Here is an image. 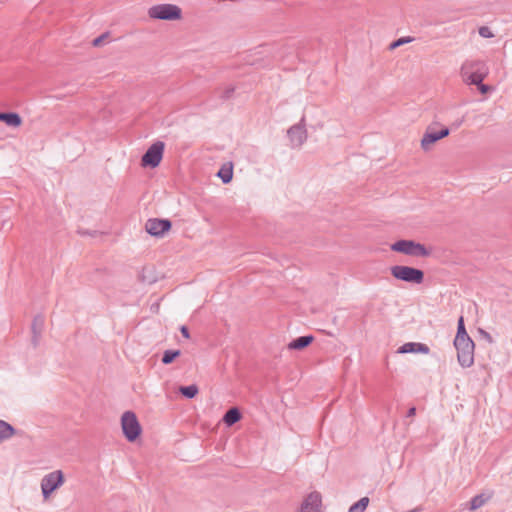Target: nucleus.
Listing matches in <instances>:
<instances>
[{
  "label": "nucleus",
  "instance_id": "nucleus-1",
  "mask_svg": "<svg viewBox=\"0 0 512 512\" xmlns=\"http://www.w3.org/2000/svg\"><path fill=\"white\" fill-rule=\"evenodd\" d=\"M391 250L411 257H428L431 255V250L423 244L406 239L394 242L391 245Z\"/></svg>",
  "mask_w": 512,
  "mask_h": 512
},
{
  "label": "nucleus",
  "instance_id": "nucleus-2",
  "mask_svg": "<svg viewBox=\"0 0 512 512\" xmlns=\"http://www.w3.org/2000/svg\"><path fill=\"white\" fill-rule=\"evenodd\" d=\"M390 272L395 279L403 282L421 284L424 281V272L418 268L395 265L390 268Z\"/></svg>",
  "mask_w": 512,
  "mask_h": 512
},
{
  "label": "nucleus",
  "instance_id": "nucleus-3",
  "mask_svg": "<svg viewBox=\"0 0 512 512\" xmlns=\"http://www.w3.org/2000/svg\"><path fill=\"white\" fill-rule=\"evenodd\" d=\"M454 346L457 350L459 364L468 368L474 363V342L470 337L463 339H454Z\"/></svg>",
  "mask_w": 512,
  "mask_h": 512
},
{
  "label": "nucleus",
  "instance_id": "nucleus-4",
  "mask_svg": "<svg viewBox=\"0 0 512 512\" xmlns=\"http://www.w3.org/2000/svg\"><path fill=\"white\" fill-rule=\"evenodd\" d=\"M148 15L150 18L159 20H178L181 18V8L174 4H159L149 8Z\"/></svg>",
  "mask_w": 512,
  "mask_h": 512
},
{
  "label": "nucleus",
  "instance_id": "nucleus-5",
  "mask_svg": "<svg viewBox=\"0 0 512 512\" xmlns=\"http://www.w3.org/2000/svg\"><path fill=\"white\" fill-rule=\"evenodd\" d=\"M121 426L124 436L130 442L135 441L141 433L139 421L135 413L132 411H126L123 413L121 417Z\"/></svg>",
  "mask_w": 512,
  "mask_h": 512
},
{
  "label": "nucleus",
  "instance_id": "nucleus-6",
  "mask_svg": "<svg viewBox=\"0 0 512 512\" xmlns=\"http://www.w3.org/2000/svg\"><path fill=\"white\" fill-rule=\"evenodd\" d=\"M64 484V474L61 470H55L46 474L41 480V491L44 499Z\"/></svg>",
  "mask_w": 512,
  "mask_h": 512
},
{
  "label": "nucleus",
  "instance_id": "nucleus-7",
  "mask_svg": "<svg viewBox=\"0 0 512 512\" xmlns=\"http://www.w3.org/2000/svg\"><path fill=\"white\" fill-rule=\"evenodd\" d=\"M165 144L162 141L154 142L147 151L143 154L141 158V165L143 167L155 168L157 167L162 158L164 152Z\"/></svg>",
  "mask_w": 512,
  "mask_h": 512
},
{
  "label": "nucleus",
  "instance_id": "nucleus-8",
  "mask_svg": "<svg viewBox=\"0 0 512 512\" xmlns=\"http://www.w3.org/2000/svg\"><path fill=\"white\" fill-rule=\"evenodd\" d=\"M171 221L168 219L152 218L147 220L145 230L152 236L161 237L171 229Z\"/></svg>",
  "mask_w": 512,
  "mask_h": 512
},
{
  "label": "nucleus",
  "instance_id": "nucleus-9",
  "mask_svg": "<svg viewBox=\"0 0 512 512\" xmlns=\"http://www.w3.org/2000/svg\"><path fill=\"white\" fill-rule=\"evenodd\" d=\"M449 133L450 130L447 127H444L440 131L436 132L432 131L431 127L429 126L421 139V148L424 151H429L433 144H435L440 139L447 137Z\"/></svg>",
  "mask_w": 512,
  "mask_h": 512
},
{
  "label": "nucleus",
  "instance_id": "nucleus-10",
  "mask_svg": "<svg viewBox=\"0 0 512 512\" xmlns=\"http://www.w3.org/2000/svg\"><path fill=\"white\" fill-rule=\"evenodd\" d=\"M293 147H300L307 139V131L305 129L304 118L300 123L293 125L287 132Z\"/></svg>",
  "mask_w": 512,
  "mask_h": 512
},
{
  "label": "nucleus",
  "instance_id": "nucleus-11",
  "mask_svg": "<svg viewBox=\"0 0 512 512\" xmlns=\"http://www.w3.org/2000/svg\"><path fill=\"white\" fill-rule=\"evenodd\" d=\"M322 504V498L320 493L311 492L308 494L302 502L301 512H320V507Z\"/></svg>",
  "mask_w": 512,
  "mask_h": 512
},
{
  "label": "nucleus",
  "instance_id": "nucleus-12",
  "mask_svg": "<svg viewBox=\"0 0 512 512\" xmlns=\"http://www.w3.org/2000/svg\"><path fill=\"white\" fill-rule=\"evenodd\" d=\"M460 72H461L463 81L467 85L480 84V82H482L488 75V74H484V71L478 73V72H472L470 70H463L462 68H461Z\"/></svg>",
  "mask_w": 512,
  "mask_h": 512
},
{
  "label": "nucleus",
  "instance_id": "nucleus-13",
  "mask_svg": "<svg viewBox=\"0 0 512 512\" xmlns=\"http://www.w3.org/2000/svg\"><path fill=\"white\" fill-rule=\"evenodd\" d=\"M424 353L427 354L429 352V347L426 344L422 343H414V342H408L402 345L398 349V353Z\"/></svg>",
  "mask_w": 512,
  "mask_h": 512
},
{
  "label": "nucleus",
  "instance_id": "nucleus-14",
  "mask_svg": "<svg viewBox=\"0 0 512 512\" xmlns=\"http://www.w3.org/2000/svg\"><path fill=\"white\" fill-rule=\"evenodd\" d=\"M44 327V317L42 315H37L34 317L32 322V343L34 346H37L42 330Z\"/></svg>",
  "mask_w": 512,
  "mask_h": 512
},
{
  "label": "nucleus",
  "instance_id": "nucleus-15",
  "mask_svg": "<svg viewBox=\"0 0 512 512\" xmlns=\"http://www.w3.org/2000/svg\"><path fill=\"white\" fill-rule=\"evenodd\" d=\"M461 68L463 70H470L478 73L484 71V74H488V67L482 60H467L463 63Z\"/></svg>",
  "mask_w": 512,
  "mask_h": 512
},
{
  "label": "nucleus",
  "instance_id": "nucleus-16",
  "mask_svg": "<svg viewBox=\"0 0 512 512\" xmlns=\"http://www.w3.org/2000/svg\"><path fill=\"white\" fill-rule=\"evenodd\" d=\"M314 340V337L312 335H305L300 336L294 340H292L288 344V349L290 350H302L309 346Z\"/></svg>",
  "mask_w": 512,
  "mask_h": 512
},
{
  "label": "nucleus",
  "instance_id": "nucleus-17",
  "mask_svg": "<svg viewBox=\"0 0 512 512\" xmlns=\"http://www.w3.org/2000/svg\"><path fill=\"white\" fill-rule=\"evenodd\" d=\"M492 495L493 493H482L474 496L470 501V510H476L484 506L492 498Z\"/></svg>",
  "mask_w": 512,
  "mask_h": 512
},
{
  "label": "nucleus",
  "instance_id": "nucleus-18",
  "mask_svg": "<svg viewBox=\"0 0 512 512\" xmlns=\"http://www.w3.org/2000/svg\"><path fill=\"white\" fill-rule=\"evenodd\" d=\"M241 419V413L238 408L232 407L224 414L223 421L227 426H232Z\"/></svg>",
  "mask_w": 512,
  "mask_h": 512
},
{
  "label": "nucleus",
  "instance_id": "nucleus-19",
  "mask_svg": "<svg viewBox=\"0 0 512 512\" xmlns=\"http://www.w3.org/2000/svg\"><path fill=\"white\" fill-rule=\"evenodd\" d=\"M15 434V429L9 423L0 420V443L11 438Z\"/></svg>",
  "mask_w": 512,
  "mask_h": 512
},
{
  "label": "nucleus",
  "instance_id": "nucleus-20",
  "mask_svg": "<svg viewBox=\"0 0 512 512\" xmlns=\"http://www.w3.org/2000/svg\"><path fill=\"white\" fill-rule=\"evenodd\" d=\"M8 126L18 127L22 123V119L18 113L15 112H7V117H5L4 121Z\"/></svg>",
  "mask_w": 512,
  "mask_h": 512
},
{
  "label": "nucleus",
  "instance_id": "nucleus-21",
  "mask_svg": "<svg viewBox=\"0 0 512 512\" xmlns=\"http://www.w3.org/2000/svg\"><path fill=\"white\" fill-rule=\"evenodd\" d=\"M369 504V498L363 497L354 503L348 510V512H364Z\"/></svg>",
  "mask_w": 512,
  "mask_h": 512
},
{
  "label": "nucleus",
  "instance_id": "nucleus-22",
  "mask_svg": "<svg viewBox=\"0 0 512 512\" xmlns=\"http://www.w3.org/2000/svg\"><path fill=\"white\" fill-rule=\"evenodd\" d=\"M180 350H166L162 356V363L168 365L172 363L178 356H180Z\"/></svg>",
  "mask_w": 512,
  "mask_h": 512
},
{
  "label": "nucleus",
  "instance_id": "nucleus-23",
  "mask_svg": "<svg viewBox=\"0 0 512 512\" xmlns=\"http://www.w3.org/2000/svg\"><path fill=\"white\" fill-rule=\"evenodd\" d=\"M180 393L188 399L195 397L198 393V387L196 385L181 386L179 388Z\"/></svg>",
  "mask_w": 512,
  "mask_h": 512
},
{
  "label": "nucleus",
  "instance_id": "nucleus-24",
  "mask_svg": "<svg viewBox=\"0 0 512 512\" xmlns=\"http://www.w3.org/2000/svg\"><path fill=\"white\" fill-rule=\"evenodd\" d=\"M218 176L221 178L223 183H225V184L229 183L233 177L232 167L220 169V171L218 172Z\"/></svg>",
  "mask_w": 512,
  "mask_h": 512
},
{
  "label": "nucleus",
  "instance_id": "nucleus-25",
  "mask_svg": "<svg viewBox=\"0 0 512 512\" xmlns=\"http://www.w3.org/2000/svg\"><path fill=\"white\" fill-rule=\"evenodd\" d=\"M467 337H470L465 329V326H464V320H463V317L461 316L458 320V326H457V334L455 336V339H463V338H467Z\"/></svg>",
  "mask_w": 512,
  "mask_h": 512
},
{
  "label": "nucleus",
  "instance_id": "nucleus-26",
  "mask_svg": "<svg viewBox=\"0 0 512 512\" xmlns=\"http://www.w3.org/2000/svg\"><path fill=\"white\" fill-rule=\"evenodd\" d=\"M412 38L411 37H402V38H399L397 39L396 41L392 42L390 44V50H394L396 49L397 47L403 45V44H406V43H410L412 42Z\"/></svg>",
  "mask_w": 512,
  "mask_h": 512
},
{
  "label": "nucleus",
  "instance_id": "nucleus-27",
  "mask_svg": "<svg viewBox=\"0 0 512 512\" xmlns=\"http://www.w3.org/2000/svg\"><path fill=\"white\" fill-rule=\"evenodd\" d=\"M478 32H479V35L481 37H483V38H492V37H494V34L490 30V28L487 27V26H481L479 28Z\"/></svg>",
  "mask_w": 512,
  "mask_h": 512
},
{
  "label": "nucleus",
  "instance_id": "nucleus-28",
  "mask_svg": "<svg viewBox=\"0 0 512 512\" xmlns=\"http://www.w3.org/2000/svg\"><path fill=\"white\" fill-rule=\"evenodd\" d=\"M109 34L108 33H103L102 35H100L99 37L95 38L93 41H92V44L93 46H100L103 41L108 38Z\"/></svg>",
  "mask_w": 512,
  "mask_h": 512
},
{
  "label": "nucleus",
  "instance_id": "nucleus-29",
  "mask_svg": "<svg viewBox=\"0 0 512 512\" xmlns=\"http://www.w3.org/2000/svg\"><path fill=\"white\" fill-rule=\"evenodd\" d=\"M234 90H235V88H234V87H232V86L227 87V88L223 91V93H222V95H221V98H222V99H229V98L232 96V94L234 93Z\"/></svg>",
  "mask_w": 512,
  "mask_h": 512
},
{
  "label": "nucleus",
  "instance_id": "nucleus-30",
  "mask_svg": "<svg viewBox=\"0 0 512 512\" xmlns=\"http://www.w3.org/2000/svg\"><path fill=\"white\" fill-rule=\"evenodd\" d=\"M476 86L481 94H486L491 90V87L489 85L484 84L483 81L480 82V84H476Z\"/></svg>",
  "mask_w": 512,
  "mask_h": 512
},
{
  "label": "nucleus",
  "instance_id": "nucleus-31",
  "mask_svg": "<svg viewBox=\"0 0 512 512\" xmlns=\"http://www.w3.org/2000/svg\"><path fill=\"white\" fill-rule=\"evenodd\" d=\"M180 332L185 338L188 339L190 337L189 330L185 325L180 327Z\"/></svg>",
  "mask_w": 512,
  "mask_h": 512
},
{
  "label": "nucleus",
  "instance_id": "nucleus-32",
  "mask_svg": "<svg viewBox=\"0 0 512 512\" xmlns=\"http://www.w3.org/2000/svg\"><path fill=\"white\" fill-rule=\"evenodd\" d=\"M415 414H416V408L411 407L407 412V417H413V416H415Z\"/></svg>",
  "mask_w": 512,
  "mask_h": 512
},
{
  "label": "nucleus",
  "instance_id": "nucleus-33",
  "mask_svg": "<svg viewBox=\"0 0 512 512\" xmlns=\"http://www.w3.org/2000/svg\"><path fill=\"white\" fill-rule=\"evenodd\" d=\"M481 333L489 340V342H492V338L489 333L485 332L484 330H480Z\"/></svg>",
  "mask_w": 512,
  "mask_h": 512
},
{
  "label": "nucleus",
  "instance_id": "nucleus-34",
  "mask_svg": "<svg viewBox=\"0 0 512 512\" xmlns=\"http://www.w3.org/2000/svg\"><path fill=\"white\" fill-rule=\"evenodd\" d=\"M5 117H7V112H1L0 113V120L4 122L5 121Z\"/></svg>",
  "mask_w": 512,
  "mask_h": 512
}]
</instances>
